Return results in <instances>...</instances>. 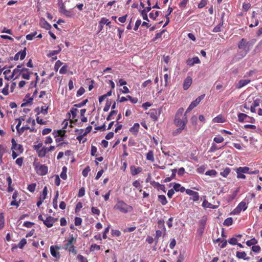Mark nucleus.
<instances>
[{
	"instance_id": "obj_1",
	"label": "nucleus",
	"mask_w": 262,
	"mask_h": 262,
	"mask_svg": "<svg viewBox=\"0 0 262 262\" xmlns=\"http://www.w3.org/2000/svg\"><path fill=\"white\" fill-rule=\"evenodd\" d=\"M183 112L184 108L182 107L177 111L174 119V123L176 126L186 127L188 120L186 114L183 115Z\"/></svg>"
},
{
	"instance_id": "obj_2",
	"label": "nucleus",
	"mask_w": 262,
	"mask_h": 262,
	"mask_svg": "<svg viewBox=\"0 0 262 262\" xmlns=\"http://www.w3.org/2000/svg\"><path fill=\"white\" fill-rule=\"evenodd\" d=\"M114 208L123 213L130 212L133 210V208L132 206L127 204L122 200H118L114 206Z\"/></svg>"
},
{
	"instance_id": "obj_3",
	"label": "nucleus",
	"mask_w": 262,
	"mask_h": 262,
	"mask_svg": "<svg viewBox=\"0 0 262 262\" xmlns=\"http://www.w3.org/2000/svg\"><path fill=\"white\" fill-rule=\"evenodd\" d=\"M255 41L256 40H253L251 42L247 41L246 39L242 38L238 43V47L239 49L245 50V55H246L248 51H249L250 47L252 46Z\"/></svg>"
},
{
	"instance_id": "obj_4",
	"label": "nucleus",
	"mask_w": 262,
	"mask_h": 262,
	"mask_svg": "<svg viewBox=\"0 0 262 262\" xmlns=\"http://www.w3.org/2000/svg\"><path fill=\"white\" fill-rule=\"evenodd\" d=\"M66 131L63 129L54 130L53 132L54 137L55 138V141L57 143L63 141L64 138L66 136Z\"/></svg>"
},
{
	"instance_id": "obj_5",
	"label": "nucleus",
	"mask_w": 262,
	"mask_h": 262,
	"mask_svg": "<svg viewBox=\"0 0 262 262\" xmlns=\"http://www.w3.org/2000/svg\"><path fill=\"white\" fill-rule=\"evenodd\" d=\"M35 169L39 176H45L48 173V167L45 165L37 163L35 166Z\"/></svg>"
},
{
	"instance_id": "obj_6",
	"label": "nucleus",
	"mask_w": 262,
	"mask_h": 262,
	"mask_svg": "<svg viewBox=\"0 0 262 262\" xmlns=\"http://www.w3.org/2000/svg\"><path fill=\"white\" fill-rule=\"evenodd\" d=\"M160 111L158 109H150L147 113L149 115L150 118L154 121H157L160 115Z\"/></svg>"
},
{
	"instance_id": "obj_7",
	"label": "nucleus",
	"mask_w": 262,
	"mask_h": 262,
	"mask_svg": "<svg viewBox=\"0 0 262 262\" xmlns=\"http://www.w3.org/2000/svg\"><path fill=\"white\" fill-rule=\"evenodd\" d=\"M12 142V147L11 149L12 150L16 151L19 152L20 154L22 153L23 151V146L20 144H17L15 139L12 138L11 140Z\"/></svg>"
},
{
	"instance_id": "obj_8",
	"label": "nucleus",
	"mask_w": 262,
	"mask_h": 262,
	"mask_svg": "<svg viewBox=\"0 0 262 262\" xmlns=\"http://www.w3.org/2000/svg\"><path fill=\"white\" fill-rule=\"evenodd\" d=\"M247 208L246 203L244 202H241L238 206L234 209L232 213L233 214H237L241 212L242 210L245 211Z\"/></svg>"
},
{
	"instance_id": "obj_9",
	"label": "nucleus",
	"mask_w": 262,
	"mask_h": 262,
	"mask_svg": "<svg viewBox=\"0 0 262 262\" xmlns=\"http://www.w3.org/2000/svg\"><path fill=\"white\" fill-rule=\"evenodd\" d=\"M186 193L192 196V198H190V200H192L194 202L199 201L200 196L198 192L187 189L186 190Z\"/></svg>"
},
{
	"instance_id": "obj_10",
	"label": "nucleus",
	"mask_w": 262,
	"mask_h": 262,
	"mask_svg": "<svg viewBox=\"0 0 262 262\" xmlns=\"http://www.w3.org/2000/svg\"><path fill=\"white\" fill-rule=\"evenodd\" d=\"M200 60L197 56L188 58L186 62L187 65L189 67L193 66L194 64L200 63Z\"/></svg>"
},
{
	"instance_id": "obj_11",
	"label": "nucleus",
	"mask_w": 262,
	"mask_h": 262,
	"mask_svg": "<svg viewBox=\"0 0 262 262\" xmlns=\"http://www.w3.org/2000/svg\"><path fill=\"white\" fill-rule=\"evenodd\" d=\"M26 48H24V50H21L20 51L17 53L13 58V59L14 60H18L19 59V57H20V59L21 60H23L26 55Z\"/></svg>"
},
{
	"instance_id": "obj_12",
	"label": "nucleus",
	"mask_w": 262,
	"mask_h": 262,
	"mask_svg": "<svg viewBox=\"0 0 262 262\" xmlns=\"http://www.w3.org/2000/svg\"><path fill=\"white\" fill-rule=\"evenodd\" d=\"M21 75L23 78L27 80L30 79V75L32 74L33 73L29 71V69L23 68L21 69Z\"/></svg>"
},
{
	"instance_id": "obj_13",
	"label": "nucleus",
	"mask_w": 262,
	"mask_h": 262,
	"mask_svg": "<svg viewBox=\"0 0 262 262\" xmlns=\"http://www.w3.org/2000/svg\"><path fill=\"white\" fill-rule=\"evenodd\" d=\"M55 220L52 216H49L46 219L43 221V224L48 228H50L53 226Z\"/></svg>"
},
{
	"instance_id": "obj_14",
	"label": "nucleus",
	"mask_w": 262,
	"mask_h": 262,
	"mask_svg": "<svg viewBox=\"0 0 262 262\" xmlns=\"http://www.w3.org/2000/svg\"><path fill=\"white\" fill-rule=\"evenodd\" d=\"M192 84V78L190 76H187L184 81L183 89L187 90L189 89Z\"/></svg>"
},
{
	"instance_id": "obj_15",
	"label": "nucleus",
	"mask_w": 262,
	"mask_h": 262,
	"mask_svg": "<svg viewBox=\"0 0 262 262\" xmlns=\"http://www.w3.org/2000/svg\"><path fill=\"white\" fill-rule=\"evenodd\" d=\"M251 80L250 79H242L240 80L238 83L236 85V88L238 89H240L244 87V86L247 85L249 83H250Z\"/></svg>"
},
{
	"instance_id": "obj_16",
	"label": "nucleus",
	"mask_w": 262,
	"mask_h": 262,
	"mask_svg": "<svg viewBox=\"0 0 262 262\" xmlns=\"http://www.w3.org/2000/svg\"><path fill=\"white\" fill-rule=\"evenodd\" d=\"M130 173L132 176H135L140 173L142 169L140 167H136L135 166L132 165L130 167Z\"/></svg>"
},
{
	"instance_id": "obj_17",
	"label": "nucleus",
	"mask_w": 262,
	"mask_h": 262,
	"mask_svg": "<svg viewBox=\"0 0 262 262\" xmlns=\"http://www.w3.org/2000/svg\"><path fill=\"white\" fill-rule=\"evenodd\" d=\"M40 26L41 28L46 30H50L51 28V25L45 20V18H42L40 19Z\"/></svg>"
},
{
	"instance_id": "obj_18",
	"label": "nucleus",
	"mask_w": 262,
	"mask_h": 262,
	"mask_svg": "<svg viewBox=\"0 0 262 262\" xmlns=\"http://www.w3.org/2000/svg\"><path fill=\"white\" fill-rule=\"evenodd\" d=\"M58 249V247L52 246L50 247V252H51V255L53 257L59 258L60 254H59V252L57 251Z\"/></svg>"
},
{
	"instance_id": "obj_19",
	"label": "nucleus",
	"mask_w": 262,
	"mask_h": 262,
	"mask_svg": "<svg viewBox=\"0 0 262 262\" xmlns=\"http://www.w3.org/2000/svg\"><path fill=\"white\" fill-rule=\"evenodd\" d=\"M205 96V94L201 95L200 96L198 97L194 101H192L190 105L194 108L204 98Z\"/></svg>"
},
{
	"instance_id": "obj_20",
	"label": "nucleus",
	"mask_w": 262,
	"mask_h": 262,
	"mask_svg": "<svg viewBox=\"0 0 262 262\" xmlns=\"http://www.w3.org/2000/svg\"><path fill=\"white\" fill-rule=\"evenodd\" d=\"M48 106H42L40 109L39 107H36L35 109V112L37 113V115H39L40 113H42L43 115H47L48 114Z\"/></svg>"
},
{
	"instance_id": "obj_21",
	"label": "nucleus",
	"mask_w": 262,
	"mask_h": 262,
	"mask_svg": "<svg viewBox=\"0 0 262 262\" xmlns=\"http://www.w3.org/2000/svg\"><path fill=\"white\" fill-rule=\"evenodd\" d=\"M140 127V125L138 123L134 124L133 126L129 128V131L135 136H137Z\"/></svg>"
},
{
	"instance_id": "obj_22",
	"label": "nucleus",
	"mask_w": 262,
	"mask_h": 262,
	"mask_svg": "<svg viewBox=\"0 0 262 262\" xmlns=\"http://www.w3.org/2000/svg\"><path fill=\"white\" fill-rule=\"evenodd\" d=\"M236 256L239 259H244L245 260H249L250 259L249 257H247V254L244 251H237Z\"/></svg>"
},
{
	"instance_id": "obj_23",
	"label": "nucleus",
	"mask_w": 262,
	"mask_h": 262,
	"mask_svg": "<svg viewBox=\"0 0 262 262\" xmlns=\"http://www.w3.org/2000/svg\"><path fill=\"white\" fill-rule=\"evenodd\" d=\"M76 238H75L73 237V235L72 234L70 238L68 239V242L64 245V248L65 249H69V247H71L72 245H73V242H76Z\"/></svg>"
},
{
	"instance_id": "obj_24",
	"label": "nucleus",
	"mask_w": 262,
	"mask_h": 262,
	"mask_svg": "<svg viewBox=\"0 0 262 262\" xmlns=\"http://www.w3.org/2000/svg\"><path fill=\"white\" fill-rule=\"evenodd\" d=\"M212 121L215 123H224L226 122V119L222 115H219L214 118Z\"/></svg>"
},
{
	"instance_id": "obj_25",
	"label": "nucleus",
	"mask_w": 262,
	"mask_h": 262,
	"mask_svg": "<svg viewBox=\"0 0 262 262\" xmlns=\"http://www.w3.org/2000/svg\"><path fill=\"white\" fill-rule=\"evenodd\" d=\"M21 69H14L13 70L12 75L10 76V78H13L14 77V75H16L14 79H17L21 75Z\"/></svg>"
},
{
	"instance_id": "obj_26",
	"label": "nucleus",
	"mask_w": 262,
	"mask_h": 262,
	"mask_svg": "<svg viewBox=\"0 0 262 262\" xmlns=\"http://www.w3.org/2000/svg\"><path fill=\"white\" fill-rule=\"evenodd\" d=\"M146 158L147 160L150 161L152 162H154V151L152 150H149L146 155Z\"/></svg>"
},
{
	"instance_id": "obj_27",
	"label": "nucleus",
	"mask_w": 262,
	"mask_h": 262,
	"mask_svg": "<svg viewBox=\"0 0 262 262\" xmlns=\"http://www.w3.org/2000/svg\"><path fill=\"white\" fill-rule=\"evenodd\" d=\"M178 128L172 132V135L173 136H178L180 134L183 130H184L186 127L182 126H177Z\"/></svg>"
},
{
	"instance_id": "obj_28",
	"label": "nucleus",
	"mask_w": 262,
	"mask_h": 262,
	"mask_svg": "<svg viewBox=\"0 0 262 262\" xmlns=\"http://www.w3.org/2000/svg\"><path fill=\"white\" fill-rule=\"evenodd\" d=\"M158 201L162 205H165L167 203L166 198L164 195H159Z\"/></svg>"
},
{
	"instance_id": "obj_29",
	"label": "nucleus",
	"mask_w": 262,
	"mask_h": 262,
	"mask_svg": "<svg viewBox=\"0 0 262 262\" xmlns=\"http://www.w3.org/2000/svg\"><path fill=\"white\" fill-rule=\"evenodd\" d=\"M47 193H48V189H47V186H45L43 188L42 194H40L39 199H40V200L44 201L47 197Z\"/></svg>"
},
{
	"instance_id": "obj_30",
	"label": "nucleus",
	"mask_w": 262,
	"mask_h": 262,
	"mask_svg": "<svg viewBox=\"0 0 262 262\" xmlns=\"http://www.w3.org/2000/svg\"><path fill=\"white\" fill-rule=\"evenodd\" d=\"M67 168L66 166H63L62 168V171L60 174V177L63 180H66L67 178Z\"/></svg>"
},
{
	"instance_id": "obj_31",
	"label": "nucleus",
	"mask_w": 262,
	"mask_h": 262,
	"mask_svg": "<svg viewBox=\"0 0 262 262\" xmlns=\"http://www.w3.org/2000/svg\"><path fill=\"white\" fill-rule=\"evenodd\" d=\"M77 111V108L75 107H72L70 110V113H71L72 116V119L74 120L75 122H76L77 121V119H76Z\"/></svg>"
},
{
	"instance_id": "obj_32",
	"label": "nucleus",
	"mask_w": 262,
	"mask_h": 262,
	"mask_svg": "<svg viewBox=\"0 0 262 262\" xmlns=\"http://www.w3.org/2000/svg\"><path fill=\"white\" fill-rule=\"evenodd\" d=\"M231 169L229 167H226L222 171L220 172V174L224 178H226L230 173Z\"/></svg>"
},
{
	"instance_id": "obj_33",
	"label": "nucleus",
	"mask_w": 262,
	"mask_h": 262,
	"mask_svg": "<svg viewBox=\"0 0 262 262\" xmlns=\"http://www.w3.org/2000/svg\"><path fill=\"white\" fill-rule=\"evenodd\" d=\"M202 206L204 208H215L216 207L214 206L212 204L209 203L207 201L204 200L202 203Z\"/></svg>"
},
{
	"instance_id": "obj_34",
	"label": "nucleus",
	"mask_w": 262,
	"mask_h": 262,
	"mask_svg": "<svg viewBox=\"0 0 262 262\" xmlns=\"http://www.w3.org/2000/svg\"><path fill=\"white\" fill-rule=\"evenodd\" d=\"M237 169L238 171L242 172L243 173H249L250 168L248 167L245 166L239 167Z\"/></svg>"
},
{
	"instance_id": "obj_35",
	"label": "nucleus",
	"mask_w": 262,
	"mask_h": 262,
	"mask_svg": "<svg viewBox=\"0 0 262 262\" xmlns=\"http://www.w3.org/2000/svg\"><path fill=\"white\" fill-rule=\"evenodd\" d=\"M58 195H59V193H58V191H57L56 192V193L55 194V196H54V198L53 199V207L57 209V199H58Z\"/></svg>"
},
{
	"instance_id": "obj_36",
	"label": "nucleus",
	"mask_w": 262,
	"mask_h": 262,
	"mask_svg": "<svg viewBox=\"0 0 262 262\" xmlns=\"http://www.w3.org/2000/svg\"><path fill=\"white\" fill-rule=\"evenodd\" d=\"M238 120L240 122H244V120L248 117V116L244 113H239L237 115Z\"/></svg>"
},
{
	"instance_id": "obj_37",
	"label": "nucleus",
	"mask_w": 262,
	"mask_h": 262,
	"mask_svg": "<svg viewBox=\"0 0 262 262\" xmlns=\"http://www.w3.org/2000/svg\"><path fill=\"white\" fill-rule=\"evenodd\" d=\"M233 224V220L232 218L230 217H228L225 220L223 224L226 226H229Z\"/></svg>"
},
{
	"instance_id": "obj_38",
	"label": "nucleus",
	"mask_w": 262,
	"mask_h": 262,
	"mask_svg": "<svg viewBox=\"0 0 262 262\" xmlns=\"http://www.w3.org/2000/svg\"><path fill=\"white\" fill-rule=\"evenodd\" d=\"M257 243V241L255 238H253L246 242V244L248 246H254Z\"/></svg>"
},
{
	"instance_id": "obj_39",
	"label": "nucleus",
	"mask_w": 262,
	"mask_h": 262,
	"mask_svg": "<svg viewBox=\"0 0 262 262\" xmlns=\"http://www.w3.org/2000/svg\"><path fill=\"white\" fill-rule=\"evenodd\" d=\"M223 25V21H222L221 23H220L219 25H217L216 26H215L212 31L215 33L219 32L221 31V27H222Z\"/></svg>"
},
{
	"instance_id": "obj_40",
	"label": "nucleus",
	"mask_w": 262,
	"mask_h": 262,
	"mask_svg": "<svg viewBox=\"0 0 262 262\" xmlns=\"http://www.w3.org/2000/svg\"><path fill=\"white\" fill-rule=\"evenodd\" d=\"M205 174L211 177H215L217 174V172L214 169L209 170L205 172Z\"/></svg>"
},
{
	"instance_id": "obj_41",
	"label": "nucleus",
	"mask_w": 262,
	"mask_h": 262,
	"mask_svg": "<svg viewBox=\"0 0 262 262\" xmlns=\"http://www.w3.org/2000/svg\"><path fill=\"white\" fill-rule=\"evenodd\" d=\"M36 186V183H32L28 186L27 189L31 192H33Z\"/></svg>"
},
{
	"instance_id": "obj_42",
	"label": "nucleus",
	"mask_w": 262,
	"mask_h": 262,
	"mask_svg": "<svg viewBox=\"0 0 262 262\" xmlns=\"http://www.w3.org/2000/svg\"><path fill=\"white\" fill-rule=\"evenodd\" d=\"M170 75L167 73L164 75V86L167 87L168 86V81L170 79Z\"/></svg>"
},
{
	"instance_id": "obj_43",
	"label": "nucleus",
	"mask_w": 262,
	"mask_h": 262,
	"mask_svg": "<svg viewBox=\"0 0 262 262\" xmlns=\"http://www.w3.org/2000/svg\"><path fill=\"white\" fill-rule=\"evenodd\" d=\"M213 140L217 143H220L224 141V138L221 136H217L214 138Z\"/></svg>"
},
{
	"instance_id": "obj_44",
	"label": "nucleus",
	"mask_w": 262,
	"mask_h": 262,
	"mask_svg": "<svg viewBox=\"0 0 262 262\" xmlns=\"http://www.w3.org/2000/svg\"><path fill=\"white\" fill-rule=\"evenodd\" d=\"M37 32L35 31L32 33L26 35V39L29 40H31L36 35Z\"/></svg>"
},
{
	"instance_id": "obj_45",
	"label": "nucleus",
	"mask_w": 262,
	"mask_h": 262,
	"mask_svg": "<svg viewBox=\"0 0 262 262\" xmlns=\"http://www.w3.org/2000/svg\"><path fill=\"white\" fill-rule=\"evenodd\" d=\"M27 244V241L25 238H23L21 239V241L19 242V243L18 244V247L22 249L23 247L26 245Z\"/></svg>"
},
{
	"instance_id": "obj_46",
	"label": "nucleus",
	"mask_w": 262,
	"mask_h": 262,
	"mask_svg": "<svg viewBox=\"0 0 262 262\" xmlns=\"http://www.w3.org/2000/svg\"><path fill=\"white\" fill-rule=\"evenodd\" d=\"M165 30H163L160 32L157 33L155 35V37L153 38V41H155L157 39L160 38L162 37V34L165 32Z\"/></svg>"
},
{
	"instance_id": "obj_47",
	"label": "nucleus",
	"mask_w": 262,
	"mask_h": 262,
	"mask_svg": "<svg viewBox=\"0 0 262 262\" xmlns=\"http://www.w3.org/2000/svg\"><path fill=\"white\" fill-rule=\"evenodd\" d=\"M77 258L79 262H88L87 258L80 254L77 255Z\"/></svg>"
},
{
	"instance_id": "obj_48",
	"label": "nucleus",
	"mask_w": 262,
	"mask_h": 262,
	"mask_svg": "<svg viewBox=\"0 0 262 262\" xmlns=\"http://www.w3.org/2000/svg\"><path fill=\"white\" fill-rule=\"evenodd\" d=\"M207 4V0H201L198 5V7L200 9L203 8L206 6Z\"/></svg>"
},
{
	"instance_id": "obj_49",
	"label": "nucleus",
	"mask_w": 262,
	"mask_h": 262,
	"mask_svg": "<svg viewBox=\"0 0 262 262\" xmlns=\"http://www.w3.org/2000/svg\"><path fill=\"white\" fill-rule=\"evenodd\" d=\"M111 233L113 236H119L121 235V232L116 229H112Z\"/></svg>"
},
{
	"instance_id": "obj_50",
	"label": "nucleus",
	"mask_w": 262,
	"mask_h": 262,
	"mask_svg": "<svg viewBox=\"0 0 262 262\" xmlns=\"http://www.w3.org/2000/svg\"><path fill=\"white\" fill-rule=\"evenodd\" d=\"M228 242L230 245H235L237 244V239L236 237H233L228 240Z\"/></svg>"
},
{
	"instance_id": "obj_51",
	"label": "nucleus",
	"mask_w": 262,
	"mask_h": 262,
	"mask_svg": "<svg viewBox=\"0 0 262 262\" xmlns=\"http://www.w3.org/2000/svg\"><path fill=\"white\" fill-rule=\"evenodd\" d=\"M8 90H9V84L8 83H7L5 85V86L4 87V88L3 89L2 91V93L5 96H7L9 94V92H8Z\"/></svg>"
},
{
	"instance_id": "obj_52",
	"label": "nucleus",
	"mask_w": 262,
	"mask_h": 262,
	"mask_svg": "<svg viewBox=\"0 0 262 262\" xmlns=\"http://www.w3.org/2000/svg\"><path fill=\"white\" fill-rule=\"evenodd\" d=\"M90 168L89 166L85 167L82 172V174L83 177H86L88 175V173L90 171Z\"/></svg>"
},
{
	"instance_id": "obj_53",
	"label": "nucleus",
	"mask_w": 262,
	"mask_h": 262,
	"mask_svg": "<svg viewBox=\"0 0 262 262\" xmlns=\"http://www.w3.org/2000/svg\"><path fill=\"white\" fill-rule=\"evenodd\" d=\"M63 63L60 60H57L54 66V70L57 71L59 68L62 66Z\"/></svg>"
},
{
	"instance_id": "obj_54",
	"label": "nucleus",
	"mask_w": 262,
	"mask_h": 262,
	"mask_svg": "<svg viewBox=\"0 0 262 262\" xmlns=\"http://www.w3.org/2000/svg\"><path fill=\"white\" fill-rule=\"evenodd\" d=\"M68 70V66L65 64L61 67V68L59 70V73L61 74H64L67 72Z\"/></svg>"
},
{
	"instance_id": "obj_55",
	"label": "nucleus",
	"mask_w": 262,
	"mask_h": 262,
	"mask_svg": "<svg viewBox=\"0 0 262 262\" xmlns=\"http://www.w3.org/2000/svg\"><path fill=\"white\" fill-rule=\"evenodd\" d=\"M159 11H156V12L155 13H153L152 12L150 13L149 14V16L150 18H152L154 20H155L159 16Z\"/></svg>"
},
{
	"instance_id": "obj_56",
	"label": "nucleus",
	"mask_w": 262,
	"mask_h": 262,
	"mask_svg": "<svg viewBox=\"0 0 262 262\" xmlns=\"http://www.w3.org/2000/svg\"><path fill=\"white\" fill-rule=\"evenodd\" d=\"M97 152V148L95 146L92 145L91 146V154L92 156H97V155L96 154Z\"/></svg>"
},
{
	"instance_id": "obj_57",
	"label": "nucleus",
	"mask_w": 262,
	"mask_h": 262,
	"mask_svg": "<svg viewBox=\"0 0 262 262\" xmlns=\"http://www.w3.org/2000/svg\"><path fill=\"white\" fill-rule=\"evenodd\" d=\"M162 235V231L158 230L156 231V236L155 239L156 240V244L158 243V240L160 237Z\"/></svg>"
},
{
	"instance_id": "obj_58",
	"label": "nucleus",
	"mask_w": 262,
	"mask_h": 262,
	"mask_svg": "<svg viewBox=\"0 0 262 262\" xmlns=\"http://www.w3.org/2000/svg\"><path fill=\"white\" fill-rule=\"evenodd\" d=\"M28 129H30V127L28 125L23 126L21 127L19 132H18L19 135H21L25 130H28Z\"/></svg>"
},
{
	"instance_id": "obj_59",
	"label": "nucleus",
	"mask_w": 262,
	"mask_h": 262,
	"mask_svg": "<svg viewBox=\"0 0 262 262\" xmlns=\"http://www.w3.org/2000/svg\"><path fill=\"white\" fill-rule=\"evenodd\" d=\"M37 154H38V156L40 158H43V157H45L46 156V152L45 151L43 150L42 148H41L39 150H38V151H37Z\"/></svg>"
},
{
	"instance_id": "obj_60",
	"label": "nucleus",
	"mask_w": 262,
	"mask_h": 262,
	"mask_svg": "<svg viewBox=\"0 0 262 262\" xmlns=\"http://www.w3.org/2000/svg\"><path fill=\"white\" fill-rule=\"evenodd\" d=\"M100 23L103 25L106 24V25H109L111 24V21L109 20L105 17H102L100 21Z\"/></svg>"
},
{
	"instance_id": "obj_61",
	"label": "nucleus",
	"mask_w": 262,
	"mask_h": 262,
	"mask_svg": "<svg viewBox=\"0 0 262 262\" xmlns=\"http://www.w3.org/2000/svg\"><path fill=\"white\" fill-rule=\"evenodd\" d=\"M91 210H92V212L94 214H96L97 215H99L100 214V210L99 209L95 207H92V209H91Z\"/></svg>"
},
{
	"instance_id": "obj_62",
	"label": "nucleus",
	"mask_w": 262,
	"mask_h": 262,
	"mask_svg": "<svg viewBox=\"0 0 262 262\" xmlns=\"http://www.w3.org/2000/svg\"><path fill=\"white\" fill-rule=\"evenodd\" d=\"M99 250L100 249V246L97 245L96 244H92L90 247V251H93L95 250Z\"/></svg>"
},
{
	"instance_id": "obj_63",
	"label": "nucleus",
	"mask_w": 262,
	"mask_h": 262,
	"mask_svg": "<svg viewBox=\"0 0 262 262\" xmlns=\"http://www.w3.org/2000/svg\"><path fill=\"white\" fill-rule=\"evenodd\" d=\"M158 227L159 228H163L165 230V227L164 225V221L163 220H160L158 221Z\"/></svg>"
},
{
	"instance_id": "obj_64",
	"label": "nucleus",
	"mask_w": 262,
	"mask_h": 262,
	"mask_svg": "<svg viewBox=\"0 0 262 262\" xmlns=\"http://www.w3.org/2000/svg\"><path fill=\"white\" fill-rule=\"evenodd\" d=\"M197 120H198V118H197V117L196 116L194 115V116L191 117V118L190 119V121H191V123H192V124L193 125H194V126L196 125Z\"/></svg>"
}]
</instances>
